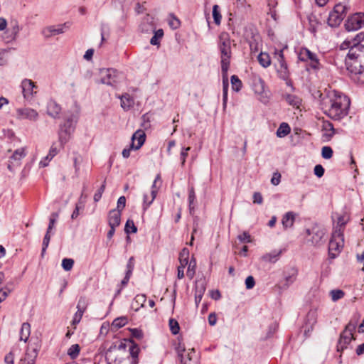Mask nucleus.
Wrapping results in <instances>:
<instances>
[{
  "label": "nucleus",
  "instance_id": "e2e57ef3",
  "mask_svg": "<svg viewBox=\"0 0 364 364\" xmlns=\"http://www.w3.org/2000/svg\"><path fill=\"white\" fill-rule=\"evenodd\" d=\"M263 202V198L260 193L255 192L253 195V203L257 204H262Z\"/></svg>",
  "mask_w": 364,
  "mask_h": 364
},
{
  "label": "nucleus",
  "instance_id": "9b49d317",
  "mask_svg": "<svg viewBox=\"0 0 364 364\" xmlns=\"http://www.w3.org/2000/svg\"><path fill=\"white\" fill-rule=\"evenodd\" d=\"M364 25V14L357 13L348 18L345 28L348 31H357Z\"/></svg>",
  "mask_w": 364,
  "mask_h": 364
},
{
  "label": "nucleus",
  "instance_id": "393cba45",
  "mask_svg": "<svg viewBox=\"0 0 364 364\" xmlns=\"http://www.w3.org/2000/svg\"><path fill=\"white\" fill-rule=\"evenodd\" d=\"M73 133V132L71 131L60 126V129L58 131V139L62 146L69 141Z\"/></svg>",
  "mask_w": 364,
  "mask_h": 364
},
{
  "label": "nucleus",
  "instance_id": "72a5a7b5",
  "mask_svg": "<svg viewBox=\"0 0 364 364\" xmlns=\"http://www.w3.org/2000/svg\"><path fill=\"white\" fill-rule=\"evenodd\" d=\"M164 36V31L163 29H158L156 31L154 30V36L150 40V43L153 46H159L160 40Z\"/></svg>",
  "mask_w": 364,
  "mask_h": 364
},
{
  "label": "nucleus",
  "instance_id": "423d86ee",
  "mask_svg": "<svg viewBox=\"0 0 364 364\" xmlns=\"http://www.w3.org/2000/svg\"><path fill=\"white\" fill-rule=\"evenodd\" d=\"M348 7L341 3L336 4L331 12L329 14L328 24L331 27H336L346 17Z\"/></svg>",
  "mask_w": 364,
  "mask_h": 364
},
{
  "label": "nucleus",
  "instance_id": "0eeeda50",
  "mask_svg": "<svg viewBox=\"0 0 364 364\" xmlns=\"http://www.w3.org/2000/svg\"><path fill=\"white\" fill-rule=\"evenodd\" d=\"M356 325L352 323H348L345 329L340 335V338L337 344V350L339 352L343 351L352 340L355 339L353 332L355 331Z\"/></svg>",
  "mask_w": 364,
  "mask_h": 364
},
{
  "label": "nucleus",
  "instance_id": "774afa93",
  "mask_svg": "<svg viewBox=\"0 0 364 364\" xmlns=\"http://www.w3.org/2000/svg\"><path fill=\"white\" fill-rule=\"evenodd\" d=\"M14 358L13 353L10 352L5 356L4 360L7 364H14Z\"/></svg>",
  "mask_w": 364,
  "mask_h": 364
},
{
  "label": "nucleus",
  "instance_id": "052dcab7",
  "mask_svg": "<svg viewBox=\"0 0 364 364\" xmlns=\"http://www.w3.org/2000/svg\"><path fill=\"white\" fill-rule=\"evenodd\" d=\"M281 181V174L279 172H275L273 173L272 178L271 179V183L274 186H277L279 184Z\"/></svg>",
  "mask_w": 364,
  "mask_h": 364
},
{
  "label": "nucleus",
  "instance_id": "20e7f679",
  "mask_svg": "<svg viewBox=\"0 0 364 364\" xmlns=\"http://www.w3.org/2000/svg\"><path fill=\"white\" fill-rule=\"evenodd\" d=\"M219 48L221 53V70L225 77L229 69L231 57V42L228 33H223L220 34L219 37Z\"/></svg>",
  "mask_w": 364,
  "mask_h": 364
},
{
  "label": "nucleus",
  "instance_id": "7ed1b4c3",
  "mask_svg": "<svg viewBox=\"0 0 364 364\" xmlns=\"http://www.w3.org/2000/svg\"><path fill=\"white\" fill-rule=\"evenodd\" d=\"M350 99L343 93L333 90L328 96L324 113L333 120H341L348 114Z\"/></svg>",
  "mask_w": 364,
  "mask_h": 364
},
{
  "label": "nucleus",
  "instance_id": "6ab92c4d",
  "mask_svg": "<svg viewBox=\"0 0 364 364\" xmlns=\"http://www.w3.org/2000/svg\"><path fill=\"white\" fill-rule=\"evenodd\" d=\"M276 54L277 55V71L280 77L285 79L288 77V68L287 65L284 61L283 51L280 50Z\"/></svg>",
  "mask_w": 364,
  "mask_h": 364
},
{
  "label": "nucleus",
  "instance_id": "4be33fe9",
  "mask_svg": "<svg viewBox=\"0 0 364 364\" xmlns=\"http://www.w3.org/2000/svg\"><path fill=\"white\" fill-rule=\"evenodd\" d=\"M65 27V25H60L58 27L54 26H48L43 30L42 33L46 38H50L51 36L64 33Z\"/></svg>",
  "mask_w": 364,
  "mask_h": 364
},
{
  "label": "nucleus",
  "instance_id": "1a4fd4ad",
  "mask_svg": "<svg viewBox=\"0 0 364 364\" xmlns=\"http://www.w3.org/2000/svg\"><path fill=\"white\" fill-rule=\"evenodd\" d=\"M146 135L144 131L137 130L132 137V144L129 148H125L122 151V156L124 158L127 159L130 156L132 149H139L145 141Z\"/></svg>",
  "mask_w": 364,
  "mask_h": 364
},
{
  "label": "nucleus",
  "instance_id": "ea45409f",
  "mask_svg": "<svg viewBox=\"0 0 364 364\" xmlns=\"http://www.w3.org/2000/svg\"><path fill=\"white\" fill-rule=\"evenodd\" d=\"M231 84L233 90L238 92L241 90L242 83L237 75H232L231 77Z\"/></svg>",
  "mask_w": 364,
  "mask_h": 364
},
{
  "label": "nucleus",
  "instance_id": "f704fd0d",
  "mask_svg": "<svg viewBox=\"0 0 364 364\" xmlns=\"http://www.w3.org/2000/svg\"><path fill=\"white\" fill-rule=\"evenodd\" d=\"M128 322V318L126 316H121L115 318L112 323V328L114 330L124 326Z\"/></svg>",
  "mask_w": 364,
  "mask_h": 364
},
{
  "label": "nucleus",
  "instance_id": "4d7b16f0",
  "mask_svg": "<svg viewBox=\"0 0 364 364\" xmlns=\"http://www.w3.org/2000/svg\"><path fill=\"white\" fill-rule=\"evenodd\" d=\"M126 205V198L124 196H121L117 200V210L122 212V210L124 208Z\"/></svg>",
  "mask_w": 364,
  "mask_h": 364
},
{
  "label": "nucleus",
  "instance_id": "37998d69",
  "mask_svg": "<svg viewBox=\"0 0 364 364\" xmlns=\"http://www.w3.org/2000/svg\"><path fill=\"white\" fill-rule=\"evenodd\" d=\"M330 295L331 296L332 301H336L342 299L344 296L345 293L343 291H342L341 289H333L330 291Z\"/></svg>",
  "mask_w": 364,
  "mask_h": 364
},
{
  "label": "nucleus",
  "instance_id": "c756f323",
  "mask_svg": "<svg viewBox=\"0 0 364 364\" xmlns=\"http://www.w3.org/2000/svg\"><path fill=\"white\" fill-rule=\"evenodd\" d=\"M121 100V107L127 110L131 108L134 105V100L129 95L125 94L119 97Z\"/></svg>",
  "mask_w": 364,
  "mask_h": 364
},
{
  "label": "nucleus",
  "instance_id": "79ce46f5",
  "mask_svg": "<svg viewBox=\"0 0 364 364\" xmlns=\"http://www.w3.org/2000/svg\"><path fill=\"white\" fill-rule=\"evenodd\" d=\"M213 17L215 23L217 25H220L221 22L222 16L220 14L219 6L218 5H215L213 8Z\"/></svg>",
  "mask_w": 364,
  "mask_h": 364
},
{
  "label": "nucleus",
  "instance_id": "3c124183",
  "mask_svg": "<svg viewBox=\"0 0 364 364\" xmlns=\"http://www.w3.org/2000/svg\"><path fill=\"white\" fill-rule=\"evenodd\" d=\"M105 190V182L102 183L101 187L96 191V193L94 195V200L95 202H98L102 196V193H104Z\"/></svg>",
  "mask_w": 364,
  "mask_h": 364
},
{
  "label": "nucleus",
  "instance_id": "49530a36",
  "mask_svg": "<svg viewBox=\"0 0 364 364\" xmlns=\"http://www.w3.org/2000/svg\"><path fill=\"white\" fill-rule=\"evenodd\" d=\"M321 156L326 159H329L333 156V150L330 146H323L321 150Z\"/></svg>",
  "mask_w": 364,
  "mask_h": 364
},
{
  "label": "nucleus",
  "instance_id": "8fccbe9b",
  "mask_svg": "<svg viewBox=\"0 0 364 364\" xmlns=\"http://www.w3.org/2000/svg\"><path fill=\"white\" fill-rule=\"evenodd\" d=\"M20 31V28L18 23L15 22L14 25L11 28V40H16L18 34Z\"/></svg>",
  "mask_w": 364,
  "mask_h": 364
},
{
  "label": "nucleus",
  "instance_id": "13d9d810",
  "mask_svg": "<svg viewBox=\"0 0 364 364\" xmlns=\"http://www.w3.org/2000/svg\"><path fill=\"white\" fill-rule=\"evenodd\" d=\"M255 284V279L252 276H248L245 279V286L247 289H251Z\"/></svg>",
  "mask_w": 364,
  "mask_h": 364
},
{
  "label": "nucleus",
  "instance_id": "a18cd8bd",
  "mask_svg": "<svg viewBox=\"0 0 364 364\" xmlns=\"http://www.w3.org/2000/svg\"><path fill=\"white\" fill-rule=\"evenodd\" d=\"M74 265V260L70 258H64L62 261V267L64 270L70 271Z\"/></svg>",
  "mask_w": 364,
  "mask_h": 364
},
{
  "label": "nucleus",
  "instance_id": "2f4dec72",
  "mask_svg": "<svg viewBox=\"0 0 364 364\" xmlns=\"http://www.w3.org/2000/svg\"><path fill=\"white\" fill-rule=\"evenodd\" d=\"M146 298L144 294H138L134 299L132 306L135 311H138L140 307H143L146 302Z\"/></svg>",
  "mask_w": 364,
  "mask_h": 364
},
{
  "label": "nucleus",
  "instance_id": "58836bf2",
  "mask_svg": "<svg viewBox=\"0 0 364 364\" xmlns=\"http://www.w3.org/2000/svg\"><path fill=\"white\" fill-rule=\"evenodd\" d=\"M80 348L78 344L72 345L68 350V355L72 358H76L80 353Z\"/></svg>",
  "mask_w": 364,
  "mask_h": 364
},
{
  "label": "nucleus",
  "instance_id": "f03ea898",
  "mask_svg": "<svg viewBox=\"0 0 364 364\" xmlns=\"http://www.w3.org/2000/svg\"><path fill=\"white\" fill-rule=\"evenodd\" d=\"M139 348L134 343L129 346L121 342L118 346H112L106 353L108 364H137Z\"/></svg>",
  "mask_w": 364,
  "mask_h": 364
},
{
  "label": "nucleus",
  "instance_id": "bf43d9fd",
  "mask_svg": "<svg viewBox=\"0 0 364 364\" xmlns=\"http://www.w3.org/2000/svg\"><path fill=\"white\" fill-rule=\"evenodd\" d=\"M314 174L318 178L322 177L324 174L323 167L320 164L316 165L314 167Z\"/></svg>",
  "mask_w": 364,
  "mask_h": 364
},
{
  "label": "nucleus",
  "instance_id": "b1692460",
  "mask_svg": "<svg viewBox=\"0 0 364 364\" xmlns=\"http://www.w3.org/2000/svg\"><path fill=\"white\" fill-rule=\"evenodd\" d=\"M121 222V212L117 210H112L108 215V223L109 226L118 227Z\"/></svg>",
  "mask_w": 364,
  "mask_h": 364
},
{
  "label": "nucleus",
  "instance_id": "bb28decb",
  "mask_svg": "<svg viewBox=\"0 0 364 364\" xmlns=\"http://www.w3.org/2000/svg\"><path fill=\"white\" fill-rule=\"evenodd\" d=\"M296 215L293 212H287L282 218V223L284 228H291L295 221Z\"/></svg>",
  "mask_w": 364,
  "mask_h": 364
},
{
  "label": "nucleus",
  "instance_id": "6e6552de",
  "mask_svg": "<svg viewBox=\"0 0 364 364\" xmlns=\"http://www.w3.org/2000/svg\"><path fill=\"white\" fill-rule=\"evenodd\" d=\"M100 82L112 87H116L120 81V73L112 68L100 70Z\"/></svg>",
  "mask_w": 364,
  "mask_h": 364
},
{
  "label": "nucleus",
  "instance_id": "680f3d73",
  "mask_svg": "<svg viewBox=\"0 0 364 364\" xmlns=\"http://www.w3.org/2000/svg\"><path fill=\"white\" fill-rule=\"evenodd\" d=\"M134 267V257H131L127 264V273L132 274Z\"/></svg>",
  "mask_w": 364,
  "mask_h": 364
},
{
  "label": "nucleus",
  "instance_id": "69168bd1",
  "mask_svg": "<svg viewBox=\"0 0 364 364\" xmlns=\"http://www.w3.org/2000/svg\"><path fill=\"white\" fill-rule=\"evenodd\" d=\"M82 315H83V313H82L81 311H77L75 313V316H74V318H73V324H77L78 323L82 317Z\"/></svg>",
  "mask_w": 364,
  "mask_h": 364
},
{
  "label": "nucleus",
  "instance_id": "6e6d98bb",
  "mask_svg": "<svg viewBox=\"0 0 364 364\" xmlns=\"http://www.w3.org/2000/svg\"><path fill=\"white\" fill-rule=\"evenodd\" d=\"M237 239L242 242H250L251 237L248 232H243L242 234L237 236Z\"/></svg>",
  "mask_w": 364,
  "mask_h": 364
},
{
  "label": "nucleus",
  "instance_id": "a211bd4d",
  "mask_svg": "<svg viewBox=\"0 0 364 364\" xmlns=\"http://www.w3.org/2000/svg\"><path fill=\"white\" fill-rule=\"evenodd\" d=\"M306 232L308 235H311L310 240L314 245H319L325 235L324 231L318 227H313L311 229H307Z\"/></svg>",
  "mask_w": 364,
  "mask_h": 364
},
{
  "label": "nucleus",
  "instance_id": "7c9ffc66",
  "mask_svg": "<svg viewBox=\"0 0 364 364\" xmlns=\"http://www.w3.org/2000/svg\"><path fill=\"white\" fill-rule=\"evenodd\" d=\"M31 333V326L28 323H23L20 331V340L26 342Z\"/></svg>",
  "mask_w": 364,
  "mask_h": 364
},
{
  "label": "nucleus",
  "instance_id": "c85d7f7f",
  "mask_svg": "<svg viewBox=\"0 0 364 364\" xmlns=\"http://www.w3.org/2000/svg\"><path fill=\"white\" fill-rule=\"evenodd\" d=\"M350 216L346 213L338 215L337 216V222L336 225L334 228L335 230H342L343 231V228L346 224L349 221Z\"/></svg>",
  "mask_w": 364,
  "mask_h": 364
},
{
  "label": "nucleus",
  "instance_id": "39448f33",
  "mask_svg": "<svg viewBox=\"0 0 364 364\" xmlns=\"http://www.w3.org/2000/svg\"><path fill=\"white\" fill-rule=\"evenodd\" d=\"M344 245L342 230H335L328 245V254L331 258H335L341 251Z\"/></svg>",
  "mask_w": 364,
  "mask_h": 364
},
{
  "label": "nucleus",
  "instance_id": "f8f14e48",
  "mask_svg": "<svg viewBox=\"0 0 364 364\" xmlns=\"http://www.w3.org/2000/svg\"><path fill=\"white\" fill-rule=\"evenodd\" d=\"M299 59L301 61L309 62L311 68L316 69L319 65V60L316 53L311 52L306 48H301L299 50Z\"/></svg>",
  "mask_w": 364,
  "mask_h": 364
},
{
  "label": "nucleus",
  "instance_id": "473e14b6",
  "mask_svg": "<svg viewBox=\"0 0 364 364\" xmlns=\"http://www.w3.org/2000/svg\"><path fill=\"white\" fill-rule=\"evenodd\" d=\"M77 117L74 115H72L65 120L63 124H61L60 126L71 131L72 132H74Z\"/></svg>",
  "mask_w": 364,
  "mask_h": 364
},
{
  "label": "nucleus",
  "instance_id": "0e129e2a",
  "mask_svg": "<svg viewBox=\"0 0 364 364\" xmlns=\"http://www.w3.org/2000/svg\"><path fill=\"white\" fill-rule=\"evenodd\" d=\"M210 296L214 300H218L221 297L220 292L218 290L210 291Z\"/></svg>",
  "mask_w": 364,
  "mask_h": 364
},
{
  "label": "nucleus",
  "instance_id": "4c0bfd02",
  "mask_svg": "<svg viewBox=\"0 0 364 364\" xmlns=\"http://www.w3.org/2000/svg\"><path fill=\"white\" fill-rule=\"evenodd\" d=\"M259 64L264 67L267 68L270 65V57L267 53H261L257 57Z\"/></svg>",
  "mask_w": 364,
  "mask_h": 364
},
{
  "label": "nucleus",
  "instance_id": "2eb2a0df",
  "mask_svg": "<svg viewBox=\"0 0 364 364\" xmlns=\"http://www.w3.org/2000/svg\"><path fill=\"white\" fill-rule=\"evenodd\" d=\"M38 112L30 107L18 108L16 109V118L22 119H28L30 121L36 122L38 119Z\"/></svg>",
  "mask_w": 364,
  "mask_h": 364
},
{
  "label": "nucleus",
  "instance_id": "a878e982",
  "mask_svg": "<svg viewBox=\"0 0 364 364\" xmlns=\"http://www.w3.org/2000/svg\"><path fill=\"white\" fill-rule=\"evenodd\" d=\"M161 184H162V181H161V176H160V174H157L154 181L152 186H151V198L149 200V202L148 203V205H151L153 203L160 187L161 186Z\"/></svg>",
  "mask_w": 364,
  "mask_h": 364
},
{
  "label": "nucleus",
  "instance_id": "4468645a",
  "mask_svg": "<svg viewBox=\"0 0 364 364\" xmlns=\"http://www.w3.org/2000/svg\"><path fill=\"white\" fill-rule=\"evenodd\" d=\"M189 251L187 248H183L179 254V262L180 266L186 267L188 264L187 269V274L189 277H192L194 273V268L196 262L194 260L188 261Z\"/></svg>",
  "mask_w": 364,
  "mask_h": 364
},
{
  "label": "nucleus",
  "instance_id": "a19ab883",
  "mask_svg": "<svg viewBox=\"0 0 364 364\" xmlns=\"http://www.w3.org/2000/svg\"><path fill=\"white\" fill-rule=\"evenodd\" d=\"M124 231L127 234L136 233L137 228L134 225V223L132 220H128L125 224Z\"/></svg>",
  "mask_w": 364,
  "mask_h": 364
},
{
  "label": "nucleus",
  "instance_id": "dca6fc26",
  "mask_svg": "<svg viewBox=\"0 0 364 364\" xmlns=\"http://www.w3.org/2000/svg\"><path fill=\"white\" fill-rule=\"evenodd\" d=\"M26 155V149L23 147L14 151L12 155L9 157L7 166L8 169L12 172L14 166H20L21 159H23Z\"/></svg>",
  "mask_w": 364,
  "mask_h": 364
},
{
  "label": "nucleus",
  "instance_id": "aec40b11",
  "mask_svg": "<svg viewBox=\"0 0 364 364\" xmlns=\"http://www.w3.org/2000/svg\"><path fill=\"white\" fill-rule=\"evenodd\" d=\"M323 139L325 141H330L332 137L338 132L337 130L333 127L331 122L328 121H324L322 125Z\"/></svg>",
  "mask_w": 364,
  "mask_h": 364
},
{
  "label": "nucleus",
  "instance_id": "f3484780",
  "mask_svg": "<svg viewBox=\"0 0 364 364\" xmlns=\"http://www.w3.org/2000/svg\"><path fill=\"white\" fill-rule=\"evenodd\" d=\"M38 349L37 346H28L25 356L21 359L20 364H35L38 355Z\"/></svg>",
  "mask_w": 364,
  "mask_h": 364
},
{
  "label": "nucleus",
  "instance_id": "e433bc0d",
  "mask_svg": "<svg viewBox=\"0 0 364 364\" xmlns=\"http://www.w3.org/2000/svg\"><path fill=\"white\" fill-rule=\"evenodd\" d=\"M168 22L169 26L173 30L178 28L181 26L180 20L173 13L168 14Z\"/></svg>",
  "mask_w": 364,
  "mask_h": 364
},
{
  "label": "nucleus",
  "instance_id": "864d4df0",
  "mask_svg": "<svg viewBox=\"0 0 364 364\" xmlns=\"http://www.w3.org/2000/svg\"><path fill=\"white\" fill-rule=\"evenodd\" d=\"M196 199V196H195V193L193 191V189L191 188L190 189L189 191V196H188V200H189V208H190V211L191 213L193 210L194 209V200Z\"/></svg>",
  "mask_w": 364,
  "mask_h": 364
},
{
  "label": "nucleus",
  "instance_id": "f257e3e1",
  "mask_svg": "<svg viewBox=\"0 0 364 364\" xmlns=\"http://www.w3.org/2000/svg\"><path fill=\"white\" fill-rule=\"evenodd\" d=\"M364 38V33H359L354 37H347L341 44V50L349 48L345 60L347 70L352 75H363L364 71V46L360 42Z\"/></svg>",
  "mask_w": 364,
  "mask_h": 364
},
{
  "label": "nucleus",
  "instance_id": "de8ad7c7",
  "mask_svg": "<svg viewBox=\"0 0 364 364\" xmlns=\"http://www.w3.org/2000/svg\"><path fill=\"white\" fill-rule=\"evenodd\" d=\"M50 240V232H46V233L44 236L43 240V247H42V252H41L42 256H43L47 247H48Z\"/></svg>",
  "mask_w": 364,
  "mask_h": 364
},
{
  "label": "nucleus",
  "instance_id": "c03bdc74",
  "mask_svg": "<svg viewBox=\"0 0 364 364\" xmlns=\"http://www.w3.org/2000/svg\"><path fill=\"white\" fill-rule=\"evenodd\" d=\"M168 324H169L170 330L173 335H176L179 333L180 326L176 320H175L173 318H170Z\"/></svg>",
  "mask_w": 364,
  "mask_h": 364
},
{
  "label": "nucleus",
  "instance_id": "cd10ccee",
  "mask_svg": "<svg viewBox=\"0 0 364 364\" xmlns=\"http://www.w3.org/2000/svg\"><path fill=\"white\" fill-rule=\"evenodd\" d=\"M281 254H282V250H274L272 251L271 252L264 255L262 256V260H264L265 262L274 263L275 262H277Z\"/></svg>",
  "mask_w": 364,
  "mask_h": 364
},
{
  "label": "nucleus",
  "instance_id": "09e8293b",
  "mask_svg": "<svg viewBox=\"0 0 364 364\" xmlns=\"http://www.w3.org/2000/svg\"><path fill=\"white\" fill-rule=\"evenodd\" d=\"M86 308H87V301H86L85 298H83V297L80 298V299L77 302V311H81L82 313H84L85 311L86 310Z\"/></svg>",
  "mask_w": 364,
  "mask_h": 364
},
{
  "label": "nucleus",
  "instance_id": "5fc2aeb1",
  "mask_svg": "<svg viewBox=\"0 0 364 364\" xmlns=\"http://www.w3.org/2000/svg\"><path fill=\"white\" fill-rule=\"evenodd\" d=\"M198 286L199 284L198 283L196 286V292L195 296V301L197 306H198L199 303L201 302L203 296V292L202 291V290H198Z\"/></svg>",
  "mask_w": 364,
  "mask_h": 364
},
{
  "label": "nucleus",
  "instance_id": "338daca9",
  "mask_svg": "<svg viewBox=\"0 0 364 364\" xmlns=\"http://www.w3.org/2000/svg\"><path fill=\"white\" fill-rule=\"evenodd\" d=\"M217 322V316L215 314L212 313L208 316V323L210 326H214Z\"/></svg>",
  "mask_w": 364,
  "mask_h": 364
},
{
  "label": "nucleus",
  "instance_id": "9d476101",
  "mask_svg": "<svg viewBox=\"0 0 364 364\" xmlns=\"http://www.w3.org/2000/svg\"><path fill=\"white\" fill-rule=\"evenodd\" d=\"M176 351L180 360L181 364H196V358L194 349H191L190 352L186 353L185 346L181 343H178L176 347Z\"/></svg>",
  "mask_w": 364,
  "mask_h": 364
},
{
  "label": "nucleus",
  "instance_id": "603ef678",
  "mask_svg": "<svg viewBox=\"0 0 364 364\" xmlns=\"http://www.w3.org/2000/svg\"><path fill=\"white\" fill-rule=\"evenodd\" d=\"M286 100L289 105L293 106H298L299 104V99L294 95H288L286 97Z\"/></svg>",
  "mask_w": 364,
  "mask_h": 364
},
{
  "label": "nucleus",
  "instance_id": "ddd939ff",
  "mask_svg": "<svg viewBox=\"0 0 364 364\" xmlns=\"http://www.w3.org/2000/svg\"><path fill=\"white\" fill-rule=\"evenodd\" d=\"M22 89V94L26 100L30 101L33 99L35 94H36V89L38 88L35 82L29 79H23L21 83Z\"/></svg>",
  "mask_w": 364,
  "mask_h": 364
},
{
  "label": "nucleus",
  "instance_id": "c9c22d12",
  "mask_svg": "<svg viewBox=\"0 0 364 364\" xmlns=\"http://www.w3.org/2000/svg\"><path fill=\"white\" fill-rule=\"evenodd\" d=\"M290 127L287 123L283 122L280 124L277 130V136L278 137H284L290 132Z\"/></svg>",
  "mask_w": 364,
  "mask_h": 364
},
{
  "label": "nucleus",
  "instance_id": "5701e85b",
  "mask_svg": "<svg viewBox=\"0 0 364 364\" xmlns=\"http://www.w3.org/2000/svg\"><path fill=\"white\" fill-rule=\"evenodd\" d=\"M298 271L294 267H291L284 272V287L288 288L291 284L294 282L296 279Z\"/></svg>",
  "mask_w": 364,
  "mask_h": 364
},
{
  "label": "nucleus",
  "instance_id": "412c9836",
  "mask_svg": "<svg viewBox=\"0 0 364 364\" xmlns=\"http://www.w3.org/2000/svg\"><path fill=\"white\" fill-rule=\"evenodd\" d=\"M61 112V107L55 100H50L47 104V114L54 118L57 119L60 116Z\"/></svg>",
  "mask_w": 364,
  "mask_h": 364
}]
</instances>
